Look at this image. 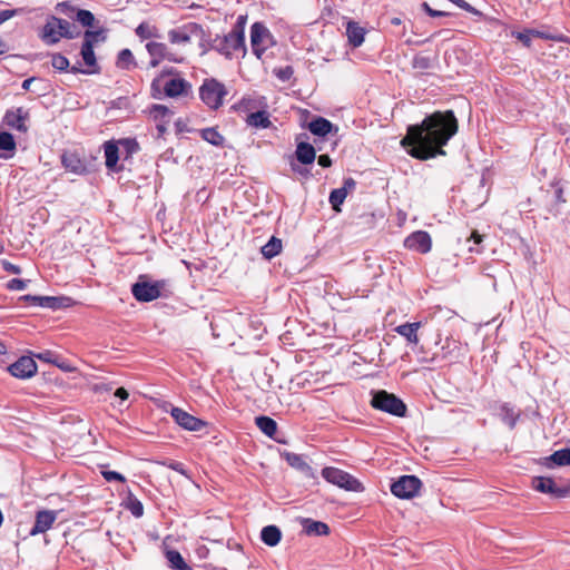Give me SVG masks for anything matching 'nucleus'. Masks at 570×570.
<instances>
[{
	"label": "nucleus",
	"mask_w": 570,
	"mask_h": 570,
	"mask_svg": "<svg viewBox=\"0 0 570 570\" xmlns=\"http://www.w3.org/2000/svg\"><path fill=\"white\" fill-rule=\"evenodd\" d=\"M51 66L58 71H70L68 58L59 52L51 55Z\"/></svg>",
	"instance_id": "obj_41"
},
{
	"label": "nucleus",
	"mask_w": 570,
	"mask_h": 570,
	"mask_svg": "<svg viewBox=\"0 0 570 570\" xmlns=\"http://www.w3.org/2000/svg\"><path fill=\"white\" fill-rule=\"evenodd\" d=\"M471 238H473L474 244H480L482 242V236L476 232L472 233Z\"/></svg>",
	"instance_id": "obj_64"
},
{
	"label": "nucleus",
	"mask_w": 570,
	"mask_h": 570,
	"mask_svg": "<svg viewBox=\"0 0 570 570\" xmlns=\"http://www.w3.org/2000/svg\"><path fill=\"white\" fill-rule=\"evenodd\" d=\"M365 29L355 21H348L346 24V37L353 48L360 47L364 42Z\"/></svg>",
	"instance_id": "obj_23"
},
{
	"label": "nucleus",
	"mask_w": 570,
	"mask_h": 570,
	"mask_svg": "<svg viewBox=\"0 0 570 570\" xmlns=\"http://www.w3.org/2000/svg\"><path fill=\"white\" fill-rule=\"evenodd\" d=\"M548 468L570 465V448H563L544 458Z\"/></svg>",
	"instance_id": "obj_26"
},
{
	"label": "nucleus",
	"mask_w": 570,
	"mask_h": 570,
	"mask_svg": "<svg viewBox=\"0 0 570 570\" xmlns=\"http://www.w3.org/2000/svg\"><path fill=\"white\" fill-rule=\"evenodd\" d=\"M107 39V30H86L83 33V41H89L95 47L98 42H105Z\"/></svg>",
	"instance_id": "obj_36"
},
{
	"label": "nucleus",
	"mask_w": 570,
	"mask_h": 570,
	"mask_svg": "<svg viewBox=\"0 0 570 570\" xmlns=\"http://www.w3.org/2000/svg\"><path fill=\"white\" fill-rule=\"evenodd\" d=\"M307 128L313 135L318 137H326L332 132L337 134L338 131V128L324 117L314 118L308 122Z\"/></svg>",
	"instance_id": "obj_20"
},
{
	"label": "nucleus",
	"mask_w": 570,
	"mask_h": 570,
	"mask_svg": "<svg viewBox=\"0 0 570 570\" xmlns=\"http://www.w3.org/2000/svg\"><path fill=\"white\" fill-rule=\"evenodd\" d=\"M346 196V193L341 188L331 191L328 202L335 212H341V205L344 203Z\"/></svg>",
	"instance_id": "obj_37"
},
{
	"label": "nucleus",
	"mask_w": 570,
	"mask_h": 570,
	"mask_svg": "<svg viewBox=\"0 0 570 570\" xmlns=\"http://www.w3.org/2000/svg\"><path fill=\"white\" fill-rule=\"evenodd\" d=\"M422 481L415 475H402L391 484V492L400 499H411L419 494Z\"/></svg>",
	"instance_id": "obj_9"
},
{
	"label": "nucleus",
	"mask_w": 570,
	"mask_h": 570,
	"mask_svg": "<svg viewBox=\"0 0 570 570\" xmlns=\"http://www.w3.org/2000/svg\"><path fill=\"white\" fill-rule=\"evenodd\" d=\"M36 81V78L35 77H30V78H27L22 81V89L23 90H30V87H31V83Z\"/></svg>",
	"instance_id": "obj_59"
},
{
	"label": "nucleus",
	"mask_w": 570,
	"mask_h": 570,
	"mask_svg": "<svg viewBox=\"0 0 570 570\" xmlns=\"http://www.w3.org/2000/svg\"><path fill=\"white\" fill-rule=\"evenodd\" d=\"M118 144L126 150L127 157L137 153L139 149V145L135 139H121L118 141Z\"/></svg>",
	"instance_id": "obj_45"
},
{
	"label": "nucleus",
	"mask_w": 570,
	"mask_h": 570,
	"mask_svg": "<svg viewBox=\"0 0 570 570\" xmlns=\"http://www.w3.org/2000/svg\"><path fill=\"white\" fill-rule=\"evenodd\" d=\"M227 94L225 85L214 78L206 79L199 88L202 101L210 109H218Z\"/></svg>",
	"instance_id": "obj_4"
},
{
	"label": "nucleus",
	"mask_w": 570,
	"mask_h": 570,
	"mask_svg": "<svg viewBox=\"0 0 570 570\" xmlns=\"http://www.w3.org/2000/svg\"><path fill=\"white\" fill-rule=\"evenodd\" d=\"M513 36L520 40L525 47H530L531 46V32H530V29H527V30H523V31H520V32H515L513 33Z\"/></svg>",
	"instance_id": "obj_49"
},
{
	"label": "nucleus",
	"mask_w": 570,
	"mask_h": 570,
	"mask_svg": "<svg viewBox=\"0 0 570 570\" xmlns=\"http://www.w3.org/2000/svg\"><path fill=\"white\" fill-rule=\"evenodd\" d=\"M135 66L136 62L132 52L129 49L120 50L117 57V67L120 69L129 70Z\"/></svg>",
	"instance_id": "obj_34"
},
{
	"label": "nucleus",
	"mask_w": 570,
	"mask_h": 570,
	"mask_svg": "<svg viewBox=\"0 0 570 570\" xmlns=\"http://www.w3.org/2000/svg\"><path fill=\"white\" fill-rule=\"evenodd\" d=\"M322 476L331 484L346 491H362L361 482L350 473L334 466H326L322 470Z\"/></svg>",
	"instance_id": "obj_6"
},
{
	"label": "nucleus",
	"mask_w": 570,
	"mask_h": 570,
	"mask_svg": "<svg viewBox=\"0 0 570 570\" xmlns=\"http://www.w3.org/2000/svg\"><path fill=\"white\" fill-rule=\"evenodd\" d=\"M42 296H36V295H23L20 297L21 301L28 302L32 305L40 306Z\"/></svg>",
	"instance_id": "obj_55"
},
{
	"label": "nucleus",
	"mask_w": 570,
	"mask_h": 570,
	"mask_svg": "<svg viewBox=\"0 0 570 570\" xmlns=\"http://www.w3.org/2000/svg\"><path fill=\"white\" fill-rule=\"evenodd\" d=\"M532 485L534 490L550 494L553 498H564L567 495V490L558 487L551 478L537 476L533 479Z\"/></svg>",
	"instance_id": "obj_18"
},
{
	"label": "nucleus",
	"mask_w": 570,
	"mask_h": 570,
	"mask_svg": "<svg viewBox=\"0 0 570 570\" xmlns=\"http://www.w3.org/2000/svg\"><path fill=\"white\" fill-rule=\"evenodd\" d=\"M81 35L80 29L72 22L50 16L47 18L39 37L48 46L58 43L62 38L75 39Z\"/></svg>",
	"instance_id": "obj_2"
},
{
	"label": "nucleus",
	"mask_w": 570,
	"mask_h": 570,
	"mask_svg": "<svg viewBox=\"0 0 570 570\" xmlns=\"http://www.w3.org/2000/svg\"><path fill=\"white\" fill-rule=\"evenodd\" d=\"M191 86L183 78H171L164 82V91L167 97H178L187 95Z\"/></svg>",
	"instance_id": "obj_19"
},
{
	"label": "nucleus",
	"mask_w": 570,
	"mask_h": 570,
	"mask_svg": "<svg viewBox=\"0 0 570 570\" xmlns=\"http://www.w3.org/2000/svg\"><path fill=\"white\" fill-rule=\"evenodd\" d=\"M106 167L112 171H119L121 168L117 167L119 160V147L114 141H106L104 144Z\"/></svg>",
	"instance_id": "obj_24"
},
{
	"label": "nucleus",
	"mask_w": 570,
	"mask_h": 570,
	"mask_svg": "<svg viewBox=\"0 0 570 570\" xmlns=\"http://www.w3.org/2000/svg\"><path fill=\"white\" fill-rule=\"evenodd\" d=\"M146 49L150 56L149 67L156 68L163 60L167 59L173 62H180L181 59L169 52L167 46L163 42L150 41L146 45Z\"/></svg>",
	"instance_id": "obj_12"
},
{
	"label": "nucleus",
	"mask_w": 570,
	"mask_h": 570,
	"mask_svg": "<svg viewBox=\"0 0 570 570\" xmlns=\"http://www.w3.org/2000/svg\"><path fill=\"white\" fill-rule=\"evenodd\" d=\"M262 541L268 547H275L282 539V532L276 525H266L261 531Z\"/></svg>",
	"instance_id": "obj_29"
},
{
	"label": "nucleus",
	"mask_w": 570,
	"mask_h": 570,
	"mask_svg": "<svg viewBox=\"0 0 570 570\" xmlns=\"http://www.w3.org/2000/svg\"><path fill=\"white\" fill-rule=\"evenodd\" d=\"M115 396L119 397L120 400L125 401L128 399L129 394L126 389L119 387L115 392Z\"/></svg>",
	"instance_id": "obj_58"
},
{
	"label": "nucleus",
	"mask_w": 570,
	"mask_h": 570,
	"mask_svg": "<svg viewBox=\"0 0 570 570\" xmlns=\"http://www.w3.org/2000/svg\"><path fill=\"white\" fill-rule=\"evenodd\" d=\"M28 117V111L24 110L22 107H18L7 110L3 117V121L8 127L12 129L26 132L28 130V127L26 125Z\"/></svg>",
	"instance_id": "obj_16"
},
{
	"label": "nucleus",
	"mask_w": 570,
	"mask_h": 570,
	"mask_svg": "<svg viewBox=\"0 0 570 570\" xmlns=\"http://www.w3.org/2000/svg\"><path fill=\"white\" fill-rule=\"evenodd\" d=\"M296 159L303 165L313 164L316 158V149L308 142H298L295 150Z\"/></svg>",
	"instance_id": "obj_25"
},
{
	"label": "nucleus",
	"mask_w": 570,
	"mask_h": 570,
	"mask_svg": "<svg viewBox=\"0 0 570 570\" xmlns=\"http://www.w3.org/2000/svg\"><path fill=\"white\" fill-rule=\"evenodd\" d=\"M75 19L82 26V27H92L95 22V16L91 11L86 9H78Z\"/></svg>",
	"instance_id": "obj_40"
},
{
	"label": "nucleus",
	"mask_w": 570,
	"mask_h": 570,
	"mask_svg": "<svg viewBox=\"0 0 570 570\" xmlns=\"http://www.w3.org/2000/svg\"><path fill=\"white\" fill-rule=\"evenodd\" d=\"M371 404L374 409L390 413L395 416H404L406 413V405L396 395L386 391H377L373 394Z\"/></svg>",
	"instance_id": "obj_5"
},
{
	"label": "nucleus",
	"mask_w": 570,
	"mask_h": 570,
	"mask_svg": "<svg viewBox=\"0 0 570 570\" xmlns=\"http://www.w3.org/2000/svg\"><path fill=\"white\" fill-rule=\"evenodd\" d=\"M50 356H51L50 352H45V353H40V354L37 355V357L39 360H42V361H46V362H51Z\"/></svg>",
	"instance_id": "obj_61"
},
{
	"label": "nucleus",
	"mask_w": 570,
	"mask_h": 570,
	"mask_svg": "<svg viewBox=\"0 0 570 570\" xmlns=\"http://www.w3.org/2000/svg\"><path fill=\"white\" fill-rule=\"evenodd\" d=\"M166 285L165 281L148 282L142 277L131 286V293L138 302H151L161 296V291Z\"/></svg>",
	"instance_id": "obj_8"
},
{
	"label": "nucleus",
	"mask_w": 570,
	"mask_h": 570,
	"mask_svg": "<svg viewBox=\"0 0 570 570\" xmlns=\"http://www.w3.org/2000/svg\"><path fill=\"white\" fill-rule=\"evenodd\" d=\"M56 10L68 16L69 18H75L73 14H76L78 9L71 6L69 2L63 1L57 4Z\"/></svg>",
	"instance_id": "obj_46"
},
{
	"label": "nucleus",
	"mask_w": 570,
	"mask_h": 570,
	"mask_svg": "<svg viewBox=\"0 0 570 570\" xmlns=\"http://www.w3.org/2000/svg\"><path fill=\"white\" fill-rule=\"evenodd\" d=\"M205 31L199 23L189 22L179 28L168 31V39L171 43H188L191 38L203 39Z\"/></svg>",
	"instance_id": "obj_10"
},
{
	"label": "nucleus",
	"mask_w": 570,
	"mask_h": 570,
	"mask_svg": "<svg viewBox=\"0 0 570 570\" xmlns=\"http://www.w3.org/2000/svg\"><path fill=\"white\" fill-rule=\"evenodd\" d=\"M67 298L65 297H56V296H42L40 307L59 309L66 306L65 302Z\"/></svg>",
	"instance_id": "obj_38"
},
{
	"label": "nucleus",
	"mask_w": 570,
	"mask_h": 570,
	"mask_svg": "<svg viewBox=\"0 0 570 570\" xmlns=\"http://www.w3.org/2000/svg\"><path fill=\"white\" fill-rule=\"evenodd\" d=\"M530 32H531V37H535V38H541V39H547V40H559V41L562 40V38H560V37H556L551 33L540 31L537 29H530Z\"/></svg>",
	"instance_id": "obj_51"
},
{
	"label": "nucleus",
	"mask_w": 570,
	"mask_h": 570,
	"mask_svg": "<svg viewBox=\"0 0 570 570\" xmlns=\"http://www.w3.org/2000/svg\"><path fill=\"white\" fill-rule=\"evenodd\" d=\"M170 468L179 473H184L183 464L179 462H175L170 465Z\"/></svg>",
	"instance_id": "obj_62"
},
{
	"label": "nucleus",
	"mask_w": 570,
	"mask_h": 570,
	"mask_svg": "<svg viewBox=\"0 0 570 570\" xmlns=\"http://www.w3.org/2000/svg\"><path fill=\"white\" fill-rule=\"evenodd\" d=\"M61 163L68 171L77 175H81L87 170L86 164L75 153H63Z\"/></svg>",
	"instance_id": "obj_22"
},
{
	"label": "nucleus",
	"mask_w": 570,
	"mask_h": 570,
	"mask_svg": "<svg viewBox=\"0 0 570 570\" xmlns=\"http://www.w3.org/2000/svg\"><path fill=\"white\" fill-rule=\"evenodd\" d=\"M303 530L307 535H326L330 532V528L322 521H315L312 519H304L302 521Z\"/></svg>",
	"instance_id": "obj_28"
},
{
	"label": "nucleus",
	"mask_w": 570,
	"mask_h": 570,
	"mask_svg": "<svg viewBox=\"0 0 570 570\" xmlns=\"http://www.w3.org/2000/svg\"><path fill=\"white\" fill-rule=\"evenodd\" d=\"M282 239L272 236L271 239L262 247L261 253L265 258L272 259L282 252Z\"/></svg>",
	"instance_id": "obj_31"
},
{
	"label": "nucleus",
	"mask_w": 570,
	"mask_h": 570,
	"mask_svg": "<svg viewBox=\"0 0 570 570\" xmlns=\"http://www.w3.org/2000/svg\"><path fill=\"white\" fill-rule=\"evenodd\" d=\"M256 425L258 429L267 436L273 438L277 432V423L269 416H257L255 419Z\"/></svg>",
	"instance_id": "obj_32"
},
{
	"label": "nucleus",
	"mask_w": 570,
	"mask_h": 570,
	"mask_svg": "<svg viewBox=\"0 0 570 570\" xmlns=\"http://www.w3.org/2000/svg\"><path fill=\"white\" fill-rule=\"evenodd\" d=\"M18 12H19V10H17V9L0 11V24L7 20L13 18L14 16H17Z\"/></svg>",
	"instance_id": "obj_54"
},
{
	"label": "nucleus",
	"mask_w": 570,
	"mask_h": 570,
	"mask_svg": "<svg viewBox=\"0 0 570 570\" xmlns=\"http://www.w3.org/2000/svg\"><path fill=\"white\" fill-rule=\"evenodd\" d=\"M166 558L170 562L171 567L177 570H184L187 568L186 562L181 554L176 550H169L166 552Z\"/></svg>",
	"instance_id": "obj_39"
},
{
	"label": "nucleus",
	"mask_w": 570,
	"mask_h": 570,
	"mask_svg": "<svg viewBox=\"0 0 570 570\" xmlns=\"http://www.w3.org/2000/svg\"><path fill=\"white\" fill-rule=\"evenodd\" d=\"M293 75V69L291 67H286L284 69H281L278 72H277V77L283 80V81H286L288 80Z\"/></svg>",
	"instance_id": "obj_56"
},
{
	"label": "nucleus",
	"mask_w": 570,
	"mask_h": 570,
	"mask_svg": "<svg viewBox=\"0 0 570 570\" xmlns=\"http://www.w3.org/2000/svg\"><path fill=\"white\" fill-rule=\"evenodd\" d=\"M458 120L453 111H436L424 118L421 125H412L401 144L417 159L445 155L444 145L456 134Z\"/></svg>",
	"instance_id": "obj_1"
},
{
	"label": "nucleus",
	"mask_w": 570,
	"mask_h": 570,
	"mask_svg": "<svg viewBox=\"0 0 570 570\" xmlns=\"http://www.w3.org/2000/svg\"><path fill=\"white\" fill-rule=\"evenodd\" d=\"M57 520V512L53 510H41L36 513L35 524L30 529L31 535L48 531Z\"/></svg>",
	"instance_id": "obj_17"
},
{
	"label": "nucleus",
	"mask_w": 570,
	"mask_h": 570,
	"mask_svg": "<svg viewBox=\"0 0 570 570\" xmlns=\"http://www.w3.org/2000/svg\"><path fill=\"white\" fill-rule=\"evenodd\" d=\"M126 508L131 512V514L136 518H139L144 514L142 503L132 494L128 497Z\"/></svg>",
	"instance_id": "obj_43"
},
{
	"label": "nucleus",
	"mask_w": 570,
	"mask_h": 570,
	"mask_svg": "<svg viewBox=\"0 0 570 570\" xmlns=\"http://www.w3.org/2000/svg\"><path fill=\"white\" fill-rule=\"evenodd\" d=\"M245 21H246V18L244 16H239L233 30H237L238 28L242 27L243 30L245 31Z\"/></svg>",
	"instance_id": "obj_60"
},
{
	"label": "nucleus",
	"mask_w": 570,
	"mask_h": 570,
	"mask_svg": "<svg viewBox=\"0 0 570 570\" xmlns=\"http://www.w3.org/2000/svg\"><path fill=\"white\" fill-rule=\"evenodd\" d=\"M80 56L82 57V60L85 65L89 68L88 70H83L78 66H72L70 68V72L72 73H97L99 71V67L97 63L96 55L94 51V46L89 41H83L81 49H80Z\"/></svg>",
	"instance_id": "obj_14"
},
{
	"label": "nucleus",
	"mask_w": 570,
	"mask_h": 570,
	"mask_svg": "<svg viewBox=\"0 0 570 570\" xmlns=\"http://www.w3.org/2000/svg\"><path fill=\"white\" fill-rule=\"evenodd\" d=\"M101 474L105 478V480L108 482H111V481L125 482L126 481L125 476L116 471H102Z\"/></svg>",
	"instance_id": "obj_50"
},
{
	"label": "nucleus",
	"mask_w": 570,
	"mask_h": 570,
	"mask_svg": "<svg viewBox=\"0 0 570 570\" xmlns=\"http://www.w3.org/2000/svg\"><path fill=\"white\" fill-rule=\"evenodd\" d=\"M28 285V281L20 278H12L8 282L7 288L10 291H23Z\"/></svg>",
	"instance_id": "obj_47"
},
{
	"label": "nucleus",
	"mask_w": 570,
	"mask_h": 570,
	"mask_svg": "<svg viewBox=\"0 0 570 570\" xmlns=\"http://www.w3.org/2000/svg\"><path fill=\"white\" fill-rule=\"evenodd\" d=\"M214 49L227 59H230L234 52L239 50L245 53V33L243 28L240 27L237 30H232L223 38L215 39Z\"/></svg>",
	"instance_id": "obj_3"
},
{
	"label": "nucleus",
	"mask_w": 570,
	"mask_h": 570,
	"mask_svg": "<svg viewBox=\"0 0 570 570\" xmlns=\"http://www.w3.org/2000/svg\"><path fill=\"white\" fill-rule=\"evenodd\" d=\"M202 138L213 146H222L224 142V137L215 128L203 129Z\"/></svg>",
	"instance_id": "obj_35"
},
{
	"label": "nucleus",
	"mask_w": 570,
	"mask_h": 570,
	"mask_svg": "<svg viewBox=\"0 0 570 570\" xmlns=\"http://www.w3.org/2000/svg\"><path fill=\"white\" fill-rule=\"evenodd\" d=\"M151 112L154 114V117L156 119H158V118L163 119L170 115V110L166 106H163V105H154Z\"/></svg>",
	"instance_id": "obj_48"
},
{
	"label": "nucleus",
	"mask_w": 570,
	"mask_h": 570,
	"mask_svg": "<svg viewBox=\"0 0 570 570\" xmlns=\"http://www.w3.org/2000/svg\"><path fill=\"white\" fill-rule=\"evenodd\" d=\"M247 124L255 128H268L272 126L269 115L265 110H258L247 116Z\"/></svg>",
	"instance_id": "obj_30"
},
{
	"label": "nucleus",
	"mask_w": 570,
	"mask_h": 570,
	"mask_svg": "<svg viewBox=\"0 0 570 570\" xmlns=\"http://www.w3.org/2000/svg\"><path fill=\"white\" fill-rule=\"evenodd\" d=\"M286 462L294 469L302 472L306 478L316 479V473L314 469L306 462L305 458L301 454L286 452L285 453Z\"/></svg>",
	"instance_id": "obj_21"
},
{
	"label": "nucleus",
	"mask_w": 570,
	"mask_h": 570,
	"mask_svg": "<svg viewBox=\"0 0 570 570\" xmlns=\"http://www.w3.org/2000/svg\"><path fill=\"white\" fill-rule=\"evenodd\" d=\"M355 187H356V181L352 177H347L344 179L343 186L341 187V189H343L347 195L350 191L354 190Z\"/></svg>",
	"instance_id": "obj_53"
},
{
	"label": "nucleus",
	"mask_w": 570,
	"mask_h": 570,
	"mask_svg": "<svg viewBox=\"0 0 570 570\" xmlns=\"http://www.w3.org/2000/svg\"><path fill=\"white\" fill-rule=\"evenodd\" d=\"M37 363L32 357L21 356L8 367V371L17 379L27 380L37 373Z\"/></svg>",
	"instance_id": "obj_13"
},
{
	"label": "nucleus",
	"mask_w": 570,
	"mask_h": 570,
	"mask_svg": "<svg viewBox=\"0 0 570 570\" xmlns=\"http://www.w3.org/2000/svg\"><path fill=\"white\" fill-rule=\"evenodd\" d=\"M135 32L142 40L157 37V29L147 22L138 24Z\"/></svg>",
	"instance_id": "obj_42"
},
{
	"label": "nucleus",
	"mask_w": 570,
	"mask_h": 570,
	"mask_svg": "<svg viewBox=\"0 0 570 570\" xmlns=\"http://www.w3.org/2000/svg\"><path fill=\"white\" fill-rule=\"evenodd\" d=\"M317 163L320 166L327 168L332 166V159L328 155H320L317 158Z\"/></svg>",
	"instance_id": "obj_57"
},
{
	"label": "nucleus",
	"mask_w": 570,
	"mask_h": 570,
	"mask_svg": "<svg viewBox=\"0 0 570 570\" xmlns=\"http://www.w3.org/2000/svg\"><path fill=\"white\" fill-rule=\"evenodd\" d=\"M16 149V141L11 134L7 131L0 132V150L13 151Z\"/></svg>",
	"instance_id": "obj_44"
},
{
	"label": "nucleus",
	"mask_w": 570,
	"mask_h": 570,
	"mask_svg": "<svg viewBox=\"0 0 570 570\" xmlns=\"http://www.w3.org/2000/svg\"><path fill=\"white\" fill-rule=\"evenodd\" d=\"M9 50L8 45L0 37V55L6 53Z\"/></svg>",
	"instance_id": "obj_63"
},
{
	"label": "nucleus",
	"mask_w": 570,
	"mask_h": 570,
	"mask_svg": "<svg viewBox=\"0 0 570 570\" xmlns=\"http://www.w3.org/2000/svg\"><path fill=\"white\" fill-rule=\"evenodd\" d=\"M499 415L502 422L505 423L510 429H513L515 426L517 421L520 416V414L515 412L514 409L507 403L501 405Z\"/></svg>",
	"instance_id": "obj_33"
},
{
	"label": "nucleus",
	"mask_w": 570,
	"mask_h": 570,
	"mask_svg": "<svg viewBox=\"0 0 570 570\" xmlns=\"http://www.w3.org/2000/svg\"><path fill=\"white\" fill-rule=\"evenodd\" d=\"M170 415L180 428L187 431L197 432L206 426V422L180 407L173 406L170 409Z\"/></svg>",
	"instance_id": "obj_11"
},
{
	"label": "nucleus",
	"mask_w": 570,
	"mask_h": 570,
	"mask_svg": "<svg viewBox=\"0 0 570 570\" xmlns=\"http://www.w3.org/2000/svg\"><path fill=\"white\" fill-rule=\"evenodd\" d=\"M421 327V322L404 323L395 327V332L403 336L409 343L417 344V331Z\"/></svg>",
	"instance_id": "obj_27"
},
{
	"label": "nucleus",
	"mask_w": 570,
	"mask_h": 570,
	"mask_svg": "<svg viewBox=\"0 0 570 570\" xmlns=\"http://www.w3.org/2000/svg\"><path fill=\"white\" fill-rule=\"evenodd\" d=\"M274 45V37L262 23L255 22L250 27V46L253 53L261 59L264 52Z\"/></svg>",
	"instance_id": "obj_7"
},
{
	"label": "nucleus",
	"mask_w": 570,
	"mask_h": 570,
	"mask_svg": "<svg viewBox=\"0 0 570 570\" xmlns=\"http://www.w3.org/2000/svg\"><path fill=\"white\" fill-rule=\"evenodd\" d=\"M404 245L409 249L425 254L431 250L432 240L429 233L417 230L405 238Z\"/></svg>",
	"instance_id": "obj_15"
},
{
	"label": "nucleus",
	"mask_w": 570,
	"mask_h": 570,
	"mask_svg": "<svg viewBox=\"0 0 570 570\" xmlns=\"http://www.w3.org/2000/svg\"><path fill=\"white\" fill-rule=\"evenodd\" d=\"M0 264L3 267V269L8 273L16 274V275L21 274V268L18 265H14L7 259H1Z\"/></svg>",
	"instance_id": "obj_52"
}]
</instances>
